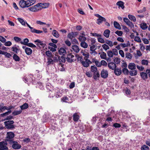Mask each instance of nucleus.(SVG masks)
Wrapping results in <instances>:
<instances>
[{
	"instance_id": "obj_53",
	"label": "nucleus",
	"mask_w": 150,
	"mask_h": 150,
	"mask_svg": "<svg viewBox=\"0 0 150 150\" xmlns=\"http://www.w3.org/2000/svg\"><path fill=\"white\" fill-rule=\"evenodd\" d=\"M137 69L140 71H143L144 69V67L142 66H139L138 65L136 66Z\"/></svg>"
},
{
	"instance_id": "obj_12",
	"label": "nucleus",
	"mask_w": 150,
	"mask_h": 150,
	"mask_svg": "<svg viewBox=\"0 0 150 150\" xmlns=\"http://www.w3.org/2000/svg\"><path fill=\"white\" fill-rule=\"evenodd\" d=\"M106 21V19H105V18L101 16V17H100V18H98L97 19V23L98 25H100L101 24V23L103 21H104L105 22Z\"/></svg>"
},
{
	"instance_id": "obj_38",
	"label": "nucleus",
	"mask_w": 150,
	"mask_h": 150,
	"mask_svg": "<svg viewBox=\"0 0 150 150\" xmlns=\"http://www.w3.org/2000/svg\"><path fill=\"white\" fill-rule=\"evenodd\" d=\"M36 45L40 47H43L44 48L46 45L45 43H43L42 42L40 43H36Z\"/></svg>"
},
{
	"instance_id": "obj_30",
	"label": "nucleus",
	"mask_w": 150,
	"mask_h": 150,
	"mask_svg": "<svg viewBox=\"0 0 150 150\" xmlns=\"http://www.w3.org/2000/svg\"><path fill=\"white\" fill-rule=\"evenodd\" d=\"M58 61L59 62H64L65 61V57L63 55H62L61 57H58Z\"/></svg>"
},
{
	"instance_id": "obj_49",
	"label": "nucleus",
	"mask_w": 150,
	"mask_h": 150,
	"mask_svg": "<svg viewBox=\"0 0 150 150\" xmlns=\"http://www.w3.org/2000/svg\"><path fill=\"white\" fill-rule=\"evenodd\" d=\"M47 63L48 64H53L54 62L53 60L51 58V57H49L47 59Z\"/></svg>"
},
{
	"instance_id": "obj_13",
	"label": "nucleus",
	"mask_w": 150,
	"mask_h": 150,
	"mask_svg": "<svg viewBox=\"0 0 150 150\" xmlns=\"http://www.w3.org/2000/svg\"><path fill=\"white\" fill-rule=\"evenodd\" d=\"M71 49L74 52L76 53L79 52L80 50L79 47L77 45H74L72 46Z\"/></svg>"
},
{
	"instance_id": "obj_15",
	"label": "nucleus",
	"mask_w": 150,
	"mask_h": 150,
	"mask_svg": "<svg viewBox=\"0 0 150 150\" xmlns=\"http://www.w3.org/2000/svg\"><path fill=\"white\" fill-rule=\"evenodd\" d=\"M58 52L60 55H62L63 56H64L66 53V50L63 47L61 48L59 50Z\"/></svg>"
},
{
	"instance_id": "obj_5",
	"label": "nucleus",
	"mask_w": 150,
	"mask_h": 150,
	"mask_svg": "<svg viewBox=\"0 0 150 150\" xmlns=\"http://www.w3.org/2000/svg\"><path fill=\"white\" fill-rule=\"evenodd\" d=\"M78 35V33L76 32H70L68 34L67 38L71 40H72L73 38H74Z\"/></svg>"
},
{
	"instance_id": "obj_16",
	"label": "nucleus",
	"mask_w": 150,
	"mask_h": 150,
	"mask_svg": "<svg viewBox=\"0 0 150 150\" xmlns=\"http://www.w3.org/2000/svg\"><path fill=\"white\" fill-rule=\"evenodd\" d=\"M25 52L27 55H29L32 54V50L30 48H26L25 49Z\"/></svg>"
},
{
	"instance_id": "obj_23",
	"label": "nucleus",
	"mask_w": 150,
	"mask_h": 150,
	"mask_svg": "<svg viewBox=\"0 0 150 150\" xmlns=\"http://www.w3.org/2000/svg\"><path fill=\"white\" fill-rule=\"evenodd\" d=\"M140 27L142 29L145 30L148 28V26L146 23H143L140 24Z\"/></svg>"
},
{
	"instance_id": "obj_48",
	"label": "nucleus",
	"mask_w": 150,
	"mask_h": 150,
	"mask_svg": "<svg viewBox=\"0 0 150 150\" xmlns=\"http://www.w3.org/2000/svg\"><path fill=\"white\" fill-rule=\"evenodd\" d=\"M102 47L103 49L105 50L106 51L107 50L109 49V47L108 45H107L106 44H104L102 45Z\"/></svg>"
},
{
	"instance_id": "obj_39",
	"label": "nucleus",
	"mask_w": 150,
	"mask_h": 150,
	"mask_svg": "<svg viewBox=\"0 0 150 150\" xmlns=\"http://www.w3.org/2000/svg\"><path fill=\"white\" fill-rule=\"evenodd\" d=\"M126 57L127 59L130 60L132 57V54L129 52H127L125 54Z\"/></svg>"
},
{
	"instance_id": "obj_57",
	"label": "nucleus",
	"mask_w": 150,
	"mask_h": 150,
	"mask_svg": "<svg viewBox=\"0 0 150 150\" xmlns=\"http://www.w3.org/2000/svg\"><path fill=\"white\" fill-rule=\"evenodd\" d=\"M114 62L117 64H119L120 61V59L117 57L115 58L114 60Z\"/></svg>"
},
{
	"instance_id": "obj_52",
	"label": "nucleus",
	"mask_w": 150,
	"mask_h": 150,
	"mask_svg": "<svg viewBox=\"0 0 150 150\" xmlns=\"http://www.w3.org/2000/svg\"><path fill=\"white\" fill-rule=\"evenodd\" d=\"M122 72L125 74H129V71L126 68H124L122 70Z\"/></svg>"
},
{
	"instance_id": "obj_31",
	"label": "nucleus",
	"mask_w": 150,
	"mask_h": 150,
	"mask_svg": "<svg viewBox=\"0 0 150 150\" xmlns=\"http://www.w3.org/2000/svg\"><path fill=\"white\" fill-rule=\"evenodd\" d=\"M81 46L84 48H86L87 47L88 45L86 43L85 41H82L81 42L80 44Z\"/></svg>"
},
{
	"instance_id": "obj_58",
	"label": "nucleus",
	"mask_w": 150,
	"mask_h": 150,
	"mask_svg": "<svg viewBox=\"0 0 150 150\" xmlns=\"http://www.w3.org/2000/svg\"><path fill=\"white\" fill-rule=\"evenodd\" d=\"M5 126L8 129H13L15 128L14 126L13 125H6Z\"/></svg>"
},
{
	"instance_id": "obj_63",
	"label": "nucleus",
	"mask_w": 150,
	"mask_h": 150,
	"mask_svg": "<svg viewBox=\"0 0 150 150\" xmlns=\"http://www.w3.org/2000/svg\"><path fill=\"white\" fill-rule=\"evenodd\" d=\"M91 34L93 36L97 37L98 38L99 37H101V35L100 34H98L97 33H91Z\"/></svg>"
},
{
	"instance_id": "obj_20",
	"label": "nucleus",
	"mask_w": 150,
	"mask_h": 150,
	"mask_svg": "<svg viewBox=\"0 0 150 150\" xmlns=\"http://www.w3.org/2000/svg\"><path fill=\"white\" fill-rule=\"evenodd\" d=\"M73 120L75 122H77L79 119V116L76 113H74L73 115Z\"/></svg>"
},
{
	"instance_id": "obj_44",
	"label": "nucleus",
	"mask_w": 150,
	"mask_h": 150,
	"mask_svg": "<svg viewBox=\"0 0 150 150\" xmlns=\"http://www.w3.org/2000/svg\"><path fill=\"white\" fill-rule=\"evenodd\" d=\"M107 54L108 56L110 57H112L113 56V53L111 50L108 51L107 52Z\"/></svg>"
},
{
	"instance_id": "obj_4",
	"label": "nucleus",
	"mask_w": 150,
	"mask_h": 150,
	"mask_svg": "<svg viewBox=\"0 0 150 150\" xmlns=\"http://www.w3.org/2000/svg\"><path fill=\"white\" fill-rule=\"evenodd\" d=\"M12 147L14 149H19L21 148V146L16 141H13L11 142Z\"/></svg>"
},
{
	"instance_id": "obj_10",
	"label": "nucleus",
	"mask_w": 150,
	"mask_h": 150,
	"mask_svg": "<svg viewBox=\"0 0 150 150\" xmlns=\"http://www.w3.org/2000/svg\"><path fill=\"white\" fill-rule=\"evenodd\" d=\"M108 66L110 69L112 70L115 69L116 67L115 64L112 62L108 63Z\"/></svg>"
},
{
	"instance_id": "obj_40",
	"label": "nucleus",
	"mask_w": 150,
	"mask_h": 150,
	"mask_svg": "<svg viewBox=\"0 0 150 150\" xmlns=\"http://www.w3.org/2000/svg\"><path fill=\"white\" fill-rule=\"evenodd\" d=\"M42 8H45L48 7L49 5V3H41Z\"/></svg>"
},
{
	"instance_id": "obj_62",
	"label": "nucleus",
	"mask_w": 150,
	"mask_h": 150,
	"mask_svg": "<svg viewBox=\"0 0 150 150\" xmlns=\"http://www.w3.org/2000/svg\"><path fill=\"white\" fill-rule=\"evenodd\" d=\"M0 41L3 43H5L6 42V40L4 37L0 36Z\"/></svg>"
},
{
	"instance_id": "obj_56",
	"label": "nucleus",
	"mask_w": 150,
	"mask_h": 150,
	"mask_svg": "<svg viewBox=\"0 0 150 150\" xmlns=\"http://www.w3.org/2000/svg\"><path fill=\"white\" fill-rule=\"evenodd\" d=\"M134 40L135 41L138 42H141V41L140 38L138 36H136L135 37Z\"/></svg>"
},
{
	"instance_id": "obj_32",
	"label": "nucleus",
	"mask_w": 150,
	"mask_h": 150,
	"mask_svg": "<svg viewBox=\"0 0 150 150\" xmlns=\"http://www.w3.org/2000/svg\"><path fill=\"white\" fill-rule=\"evenodd\" d=\"M128 16V18L132 21L134 22L136 21V18L134 16L131 15H129Z\"/></svg>"
},
{
	"instance_id": "obj_55",
	"label": "nucleus",
	"mask_w": 150,
	"mask_h": 150,
	"mask_svg": "<svg viewBox=\"0 0 150 150\" xmlns=\"http://www.w3.org/2000/svg\"><path fill=\"white\" fill-rule=\"evenodd\" d=\"M69 98L67 96H64L63 97L62 99L61 100L63 102L67 103V101L68 100Z\"/></svg>"
},
{
	"instance_id": "obj_19",
	"label": "nucleus",
	"mask_w": 150,
	"mask_h": 150,
	"mask_svg": "<svg viewBox=\"0 0 150 150\" xmlns=\"http://www.w3.org/2000/svg\"><path fill=\"white\" fill-rule=\"evenodd\" d=\"M110 32V31L109 30H105L103 33L104 36L107 38H109Z\"/></svg>"
},
{
	"instance_id": "obj_45",
	"label": "nucleus",
	"mask_w": 150,
	"mask_h": 150,
	"mask_svg": "<svg viewBox=\"0 0 150 150\" xmlns=\"http://www.w3.org/2000/svg\"><path fill=\"white\" fill-rule=\"evenodd\" d=\"M149 147L146 145H144L142 146L141 150H149Z\"/></svg>"
},
{
	"instance_id": "obj_21",
	"label": "nucleus",
	"mask_w": 150,
	"mask_h": 150,
	"mask_svg": "<svg viewBox=\"0 0 150 150\" xmlns=\"http://www.w3.org/2000/svg\"><path fill=\"white\" fill-rule=\"evenodd\" d=\"M137 70L130 71L129 72V74L131 76H135L137 74Z\"/></svg>"
},
{
	"instance_id": "obj_28",
	"label": "nucleus",
	"mask_w": 150,
	"mask_h": 150,
	"mask_svg": "<svg viewBox=\"0 0 150 150\" xmlns=\"http://www.w3.org/2000/svg\"><path fill=\"white\" fill-rule=\"evenodd\" d=\"M52 34L56 38H57L59 36V35L58 32L56 30H53Z\"/></svg>"
},
{
	"instance_id": "obj_7",
	"label": "nucleus",
	"mask_w": 150,
	"mask_h": 150,
	"mask_svg": "<svg viewBox=\"0 0 150 150\" xmlns=\"http://www.w3.org/2000/svg\"><path fill=\"white\" fill-rule=\"evenodd\" d=\"M123 21L127 25L131 27L132 28L134 27V25L133 23L131 22L128 18H123Z\"/></svg>"
},
{
	"instance_id": "obj_9",
	"label": "nucleus",
	"mask_w": 150,
	"mask_h": 150,
	"mask_svg": "<svg viewBox=\"0 0 150 150\" xmlns=\"http://www.w3.org/2000/svg\"><path fill=\"white\" fill-rule=\"evenodd\" d=\"M19 5L21 7L25 8L27 7L26 1L24 0H21L19 2Z\"/></svg>"
},
{
	"instance_id": "obj_47",
	"label": "nucleus",
	"mask_w": 150,
	"mask_h": 150,
	"mask_svg": "<svg viewBox=\"0 0 150 150\" xmlns=\"http://www.w3.org/2000/svg\"><path fill=\"white\" fill-rule=\"evenodd\" d=\"M94 78L95 79H97L98 77L100 76V74L98 72L96 71L95 73L93 74Z\"/></svg>"
},
{
	"instance_id": "obj_51",
	"label": "nucleus",
	"mask_w": 150,
	"mask_h": 150,
	"mask_svg": "<svg viewBox=\"0 0 150 150\" xmlns=\"http://www.w3.org/2000/svg\"><path fill=\"white\" fill-rule=\"evenodd\" d=\"M148 61L147 60L143 59L142 61V64L143 65H147L148 64Z\"/></svg>"
},
{
	"instance_id": "obj_11",
	"label": "nucleus",
	"mask_w": 150,
	"mask_h": 150,
	"mask_svg": "<svg viewBox=\"0 0 150 150\" xmlns=\"http://www.w3.org/2000/svg\"><path fill=\"white\" fill-rule=\"evenodd\" d=\"M136 66L134 63H130L128 65V68L131 70H135L136 69Z\"/></svg>"
},
{
	"instance_id": "obj_27",
	"label": "nucleus",
	"mask_w": 150,
	"mask_h": 150,
	"mask_svg": "<svg viewBox=\"0 0 150 150\" xmlns=\"http://www.w3.org/2000/svg\"><path fill=\"white\" fill-rule=\"evenodd\" d=\"M28 9L30 11L33 12H36L37 11V9L35 5L31 7H29L28 8Z\"/></svg>"
},
{
	"instance_id": "obj_3",
	"label": "nucleus",
	"mask_w": 150,
	"mask_h": 150,
	"mask_svg": "<svg viewBox=\"0 0 150 150\" xmlns=\"http://www.w3.org/2000/svg\"><path fill=\"white\" fill-rule=\"evenodd\" d=\"M85 58H84L85 60L84 62H82V64L84 67H88L89 66V65L92 63V62L90 60Z\"/></svg>"
},
{
	"instance_id": "obj_8",
	"label": "nucleus",
	"mask_w": 150,
	"mask_h": 150,
	"mask_svg": "<svg viewBox=\"0 0 150 150\" xmlns=\"http://www.w3.org/2000/svg\"><path fill=\"white\" fill-rule=\"evenodd\" d=\"M108 76V72L106 70L103 69L102 70L101 73V76L104 79L106 78Z\"/></svg>"
},
{
	"instance_id": "obj_26",
	"label": "nucleus",
	"mask_w": 150,
	"mask_h": 150,
	"mask_svg": "<svg viewBox=\"0 0 150 150\" xmlns=\"http://www.w3.org/2000/svg\"><path fill=\"white\" fill-rule=\"evenodd\" d=\"M91 70L92 72L95 73L97 71V67L95 66H92L91 67Z\"/></svg>"
},
{
	"instance_id": "obj_34",
	"label": "nucleus",
	"mask_w": 150,
	"mask_h": 150,
	"mask_svg": "<svg viewBox=\"0 0 150 150\" xmlns=\"http://www.w3.org/2000/svg\"><path fill=\"white\" fill-rule=\"evenodd\" d=\"M13 58L16 61L18 62L20 60V59L19 57L16 54H13Z\"/></svg>"
},
{
	"instance_id": "obj_6",
	"label": "nucleus",
	"mask_w": 150,
	"mask_h": 150,
	"mask_svg": "<svg viewBox=\"0 0 150 150\" xmlns=\"http://www.w3.org/2000/svg\"><path fill=\"white\" fill-rule=\"evenodd\" d=\"M74 57V56L71 53H69L67 54V57L66 58L68 62L70 63L72 62L74 59L73 58Z\"/></svg>"
},
{
	"instance_id": "obj_22",
	"label": "nucleus",
	"mask_w": 150,
	"mask_h": 150,
	"mask_svg": "<svg viewBox=\"0 0 150 150\" xmlns=\"http://www.w3.org/2000/svg\"><path fill=\"white\" fill-rule=\"evenodd\" d=\"M17 20L22 25L24 26H25L26 22H25L23 19L18 18H17Z\"/></svg>"
},
{
	"instance_id": "obj_42",
	"label": "nucleus",
	"mask_w": 150,
	"mask_h": 150,
	"mask_svg": "<svg viewBox=\"0 0 150 150\" xmlns=\"http://www.w3.org/2000/svg\"><path fill=\"white\" fill-rule=\"evenodd\" d=\"M120 46L123 48H124L126 47H128V46H130V44L129 43V42H128V43H121L120 44Z\"/></svg>"
},
{
	"instance_id": "obj_59",
	"label": "nucleus",
	"mask_w": 150,
	"mask_h": 150,
	"mask_svg": "<svg viewBox=\"0 0 150 150\" xmlns=\"http://www.w3.org/2000/svg\"><path fill=\"white\" fill-rule=\"evenodd\" d=\"M12 45V43L10 41L5 42L4 43V45L7 46H10Z\"/></svg>"
},
{
	"instance_id": "obj_35",
	"label": "nucleus",
	"mask_w": 150,
	"mask_h": 150,
	"mask_svg": "<svg viewBox=\"0 0 150 150\" xmlns=\"http://www.w3.org/2000/svg\"><path fill=\"white\" fill-rule=\"evenodd\" d=\"M14 123L13 120H10L5 121L4 122V124L5 125H12Z\"/></svg>"
},
{
	"instance_id": "obj_60",
	"label": "nucleus",
	"mask_w": 150,
	"mask_h": 150,
	"mask_svg": "<svg viewBox=\"0 0 150 150\" xmlns=\"http://www.w3.org/2000/svg\"><path fill=\"white\" fill-rule=\"evenodd\" d=\"M142 40L145 44H147L149 43V41L147 39L143 38H142Z\"/></svg>"
},
{
	"instance_id": "obj_2",
	"label": "nucleus",
	"mask_w": 150,
	"mask_h": 150,
	"mask_svg": "<svg viewBox=\"0 0 150 150\" xmlns=\"http://www.w3.org/2000/svg\"><path fill=\"white\" fill-rule=\"evenodd\" d=\"M7 145V143L6 141L0 142V150H12L8 149Z\"/></svg>"
},
{
	"instance_id": "obj_64",
	"label": "nucleus",
	"mask_w": 150,
	"mask_h": 150,
	"mask_svg": "<svg viewBox=\"0 0 150 150\" xmlns=\"http://www.w3.org/2000/svg\"><path fill=\"white\" fill-rule=\"evenodd\" d=\"M45 54L47 56L49 57H51L52 56V54L49 51H47L46 52Z\"/></svg>"
},
{
	"instance_id": "obj_17",
	"label": "nucleus",
	"mask_w": 150,
	"mask_h": 150,
	"mask_svg": "<svg viewBox=\"0 0 150 150\" xmlns=\"http://www.w3.org/2000/svg\"><path fill=\"white\" fill-rule=\"evenodd\" d=\"M140 75L142 78L144 80H146L148 78L147 74L145 72H142Z\"/></svg>"
},
{
	"instance_id": "obj_46",
	"label": "nucleus",
	"mask_w": 150,
	"mask_h": 150,
	"mask_svg": "<svg viewBox=\"0 0 150 150\" xmlns=\"http://www.w3.org/2000/svg\"><path fill=\"white\" fill-rule=\"evenodd\" d=\"M106 44L108 45L110 47H112L113 46L112 42L110 40H107L105 42Z\"/></svg>"
},
{
	"instance_id": "obj_24",
	"label": "nucleus",
	"mask_w": 150,
	"mask_h": 150,
	"mask_svg": "<svg viewBox=\"0 0 150 150\" xmlns=\"http://www.w3.org/2000/svg\"><path fill=\"white\" fill-rule=\"evenodd\" d=\"M29 41V40L26 38L24 39L23 41H21L20 42V43L21 44L27 45L28 44Z\"/></svg>"
},
{
	"instance_id": "obj_41",
	"label": "nucleus",
	"mask_w": 150,
	"mask_h": 150,
	"mask_svg": "<svg viewBox=\"0 0 150 150\" xmlns=\"http://www.w3.org/2000/svg\"><path fill=\"white\" fill-rule=\"evenodd\" d=\"M22 112L21 110L19 111H15L12 112V114L14 116L16 115L21 114Z\"/></svg>"
},
{
	"instance_id": "obj_36",
	"label": "nucleus",
	"mask_w": 150,
	"mask_h": 150,
	"mask_svg": "<svg viewBox=\"0 0 150 150\" xmlns=\"http://www.w3.org/2000/svg\"><path fill=\"white\" fill-rule=\"evenodd\" d=\"M28 107V104L27 103H25L20 106V108L22 110L26 109Z\"/></svg>"
},
{
	"instance_id": "obj_18",
	"label": "nucleus",
	"mask_w": 150,
	"mask_h": 150,
	"mask_svg": "<svg viewBox=\"0 0 150 150\" xmlns=\"http://www.w3.org/2000/svg\"><path fill=\"white\" fill-rule=\"evenodd\" d=\"M114 73L117 75H120L122 73V71L120 69H114Z\"/></svg>"
},
{
	"instance_id": "obj_54",
	"label": "nucleus",
	"mask_w": 150,
	"mask_h": 150,
	"mask_svg": "<svg viewBox=\"0 0 150 150\" xmlns=\"http://www.w3.org/2000/svg\"><path fill=\"white\" fill-rule=\"evenodd\" d=\"M98 42L102 43H104L105 42V41L103 39L101 38V37H99L98 38Z\"/></svg>"
},
{
	"instance_id": "obj_1",
	"label": "nucleus",
	"mask_w": 150,
	"mask_h": 150,
	"mask_svg": "<svg viewBox=\"0 0 150 150\" xmlns=\"http://www.w3.org/2000/svg\"><path fill=\"white\" fill-rule=\"evenodd\" d=\"M15 136L14 134L12 132H8L7 133V137L5 139V141L9 142V143L10 144H11V142L13 141V138Z\"/></svg>"
},
{
	"instance_id": "obj_25",
	"label": "nucleus",
	"mask_w": 150,
	"mask_h": 150,
	"mask_svg": "<svg viewBox=\"0 0 150 150\" xmlns=\"http://www.w3.org/2000/svg\"><path fill=\"white\" fill-rule=\"evenodd\" d=\"M114 25L115 28L120 30L121 29V26L116 21L114 22Z\"/></svg>"
},
{
	"instance_id": "obj_50",
	"label": "nucleus",
	"mask_w": 150,
	"mask_h": 150,
	"mask_svg": "<svg viewBox=\"0 0 150 150\" xmlns=\"http://www.w3.org/2000/svg\"><path fill=\"white\" fill-rule=\"evenodd\" d=\"M115 33L119 36H121L122 35L123 33L122 31L117 30L115 32Z\"/></svg>"
},
{
	"instance_id": "obj_43",
	"label": "nucleus",
	"mask_w": 150,
	"mask_h": 150,
	"mask_svg": "<svg viewBox=\"0 0 150 150\" xmlns=\"http://www.w3.org/2000/svg\"><path fill=\"white\" fill-rule=\"evenodd\" d=\"M101 58L103 59H106V54L104 52H103L100 55Z\"/></svg>"
},
{
	"instance_id": "obj_37",
	"label": "nucleus",
	"mask_w": 150,
	"mask_h": 150,
	"mask_svg": "<svg viewBox=\"0 0 150 150\" xmlns=\"http://www.w3.org/2000/svg\"><path fill=\"white\" fill-rule=\"evenodd\" d=\"M41 4V3H39L35 5V6L36 7L37 9V11L40 10L42 9L43 8H42V7Z\"/></svg>"
},
{
	"instance_id": "obj_29",
	"label": "nucleus",
	"mask_w": 150,
	"mask_h": 150,
	"mask_svg": "<svg viewBox=\"0 0 150 150\" xmlns=\"http://www.w3.org/2000/svg\"><path fill=\"white\" fill-rule=\"evenodd\" d=\"M78 39L81 42H82V41H85L86 40V38L85 36L81 35L79 36Z\"/></svg>"
},
{
	"instance_id": "obj_61",
	"label": "nucleus",
	"mask_w": 150,
	"mask_h": 150,
	"mask_svg": "<svg viewBox=\"0 0 150 150\" xmlns=\"http://www.w3.org/2000/svg\"><path fill=\"white\" fill-rule=\"evenodd\" d=\"M27 46L32 48H35L36 47V46L35 45L31 43H28Z\"/></svg>"
},
{
	"instance_id": "obj_33",
	"label": "nucleus",
	"mask_w": 150,
	"mask_h": 150,
	"mask_svg": "<svg viewBox=\"0 0 150 150\" xmlns=\"http://www.w3.org/2000/svg\"><path fill=\"white\" fill-rule=\"evenodd\" d=\"M17 46L18 47V46L16 45H15L11 48L12 50L16 53H17L18 51V49L17 48Z\"/></svg>"
},
{
	"instance_id": "obj_14",
	"label": "nucleus",
	"mask_w": 150,
	"mask_h": 150,
	"mask_svg": "<svg viewBox=\"0 0 150 150\" xmlns=\"http://www.w3.org/2000/svg\"><path fill=\"white\" fill-rule=\"evenodd\" d=\"M116 5L118 6V8H120V7L123 9L125 8V6H124V3L121 1H119L117 2L116 3Z\"/></svg>"
}]
</instances>
